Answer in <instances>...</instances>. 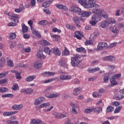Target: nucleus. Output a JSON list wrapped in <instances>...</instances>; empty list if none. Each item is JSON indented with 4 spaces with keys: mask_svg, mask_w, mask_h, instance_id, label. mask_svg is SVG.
<instances>
[{
    "mask_svg": "<svg viewBox=\"0 0 124 124\" xmlns=\"http://www.w3.org/2000/svg\"><path fill=\"white\" fill-rule=\"evenodd\" d=\"M93 97H100V96H101V94L98 92H95L93 93Z\"/></svg>",
    "mask_w": 124,
    "mask_h": 124,
    "instance_id": "42",
    "label": "nucleus"
},
{
    "mask_svg": "<svg viewBox=\"0 0 124 124\" xmlns=\"http://www.w3.org/2000/svg\"><path fill=\"white\" fill-rule=\"evenodd\" d=\"M18 113V111L16 110L14 111H5L3 113V116L4 117H10V116H12V115H15V114H17Z\"/></svg>",
    "mask_w": 124,
    "mask_h": 124,
    "instance_id": "8",
    "label": "nucleus"
},
{
    "mask_svg": "<svg viewBox=\"0 0 124 124\" xmlns=\"http://www.w3.org/2000/svg\"><path fill=\"white\" fill-rule=\"evenodd\" d=\"M21 26H22L23 32H24V33L28 32V31H29V29L28 28V27L26 26L25 24H22Z\"/></svg>",
    "mask_w": 124,
    "mask_h": 124,
    "instance_id": "35",
    "label": "nucleus"
},
{
    "mask_svg": "<svg viewBox=\"0 0 124 124\" xmlns=\"http://www.w3.org/2000/svg\"><path fill=\"white\" fill-rule=\"evenodd\" d=\"M92 108L93 112H95V113H97V114H99V113H101V112H102V108L101 107H98Z\"/></svg>",
    "mask_w": 124,
    "mask_h": 124,
    "instance_id": "27",
    "label": "nucleus"
},
{
    "mask_svg": "<svg viewBox=\"0 0 124 124\" xmlns=\"http://www.w3.org/2000/svg\"><path fill=\"white\" fill-rule=\"evenodd\" d=\"M9 38L10 39H11V40H12L13 39H15V38H16V34H15V33H11L10 34Z\"/></svg>",
    "mask_w": 124,
    "mask_h": 124,
    "instance_id": "45",
    "label": "nucleus"
},
{
    "mask_svg": "<svg viewBox=\"0 0 124 124\" xmlns=\"http://www.w3.org/2000/svg\"><path fill=\"white\" fill-rule=\"evenodd\" d=\"M60 78L61 80H70L71 79V76L62 75L60 76Z\"/></svg>",
    "mask_w": 124,
    "mask_h": 124,
    "instance_id": "23",
    "label": "nucleus"
},
{
    "mask_svg": "<svg viewBox=\"0 0 124 124\" xmlns=\"http://www.w3.org/2000/svg\"><path fill=\"white\" fill-rule=\"evenodd\" d=\"M93 40H90L89 41H86L85 42V45H91V44H93Z\"/></svg>",
    "mask_w": 124,
    "mask_h": 124,
    "instance_id": "60",
    "label": "nucleus"
},
{
    "mask_svg": "<svg viewBox=\"0 0 124 124\" xmlns=\"http://www.w3.org/2000/svg\"><path fill=\"white\" fill-rule=\"evenodd\" d=\"M5 62H6L5 58L2 57L0 58V66L1 67H3L5 65Z\"/></svg>",
    "mask_w": 124,
    "mask_h": 124,
    "instance_id": "24",
    "label": "nucleus"
},
{
    "mask_svg": "<svg viewBox=\"0 0 124 124\" xmlns=\"http://www.w3.org/2000/svg\"><path fill=\"white\" fill-rule=\"evenodd\" d=\"M101 10H102L100 9L94 8V9L92 10V13H94L95 14H100Z\"/></svg>",
    "mask_w": 124,
    "mask_h": 124,
    "instance_id": "38",
    "label": "nucleus"
},
{
    "mask_svg": "<svg viewBox=\"0 0 124 124\" xmlns=\"http://www.w3.org/2000/svg\"><path fill=\"white\" fill-rule=\"evenodd\" d=\"M7 74H8V72H7L5 73L0 74V78H4V77H5V76H6V75H7Z\"/></svg>",
    "mask_w": 124,
    "mask_h": 124,
    "instance_id": "59",
    "label": "nucleus"
},
{
    "mask_svg": "<svg viewBox=\"0 0 124 124\" xmlns=\"http://www.w3.org/2000/svg\"><path fill=\"white\" fill-rule=\"evenodd\" d=\"M23 107V106L22 104L20 105H14L13 107H12V110H21Z\"/></svg>",
    "mask_w": 124,
    "mask_h": 124,
    "instance_id": "13",
    "label": "nucleus"
},
{
    "mask_svg": "<svg viewBox=\"0 0 124 124\" xmlns=\"http://www.w3.org/2000/svg\"><path fill=\"white\" fill-rule=\"evenodd\" d=\"M114 111V107H112V106H108L107 108V113H111V112H113Z\"/></svg>",
    "mask_w": 124,
    "mask_h": 124,
    "instance_id": "40",
    "label": "nucleus"
},
{
    "mask_svg": "<svg viewBox=\"0 0 124 124\" xmlns=\"http://www.w3.org/2000/svg\"><path fill=\"white\" fill-rule=\"evenodd\" d=\"M75 13H82V10L81 8L78 7H75Z\"/></svg>",
    "mask_w": 124,
    "mask_h": 124,
    "instance_id": "43",
    "label": "nucleus"
},
{
    "mask_svg": "<svg viewBox=\"0 0 124 124\" xmlns=\"http://www.w3.org/2000/svg\"><path fill=\"white\" fill-rule=\"evenodd\" d=\"M71 106H72V108H75V109H77L79 107V106L77 104L72 102L71 103Z\"/></svg>",
    "mask_w": 124,
    "mask_h": 124,
    "instance_id": "49",
    "label": "nucleus"
},
{
    "mask_svg": "<svg viewBox=\"0 0 124 124\" xmlns=\"http://www.w3.org/2000/svg\"><path fill=\"white\" fill-rule=\"evenodd\" d=\"M28 24H29V25L30 26V28L33 34L37 36V37H41V35H40L39 32H38V31H37L36 29L32 27V24H33V21H32V20H29L28 22Z\"/></svg>",
    "mask_w": 124,
    "mask_h": 124,
    "instance_id": "2",
    "label": "nucleus"
},
{
    "mask_svg": "<svg viewBox=\"0 0 124 124\" xmlns=\"http://www.w3.org/2000/svg\"><path fill=\"white\" fill-rule=\"evenodd\" d=\"M53 32H59V33H61L62 32V31L58 29L57 28H54L52 30Z\"/></svg>",
    "mask_w": 124,
    "mask_h": 124,
    "instance_id": "55",
    "label": "nucleus"
},
{
    "mask_svg": "<svg viewBox=\"0 0 124 124\" xmlns=\"http://www.w3.org/2000/svg\"><path fill=\"white\" fill-rule=\"evenodd\" d=\"M78 2L86 9H89L90 5L88 4L87 0H78Z\"/></svg>",
    "mask_w": 124,
    "mask_h": 124,
    "instance_id": "4",
    "label": "nucleus"
},
{
    "mask_svg": "<svg viewBox=\"0 0 124 124\" xmlns=\"http://www.w3.org/2000/svg\"><path fill=\"white\" fill-rule=\"evenodd\" d=\"M39 25L41 26H46V25H49V22L46 20H42L38 22Z\"/></svg>",
    "mask_w": 124,
    "mask_h": 124,
    "instance_id": "37",
    "label": "nucleus"
},
{
    "mask_svg": "<svg viewBox=\"0 0 124 124\" xmlns=\"http://www.w3.org/2000/svg\"><path fill=\"white\" fill-rule=\"evenodd\" d=\"M81 63V56L78 54L71 58V64L74 67L78 66Z\"/></svg>",
    "mask_w": 124,
    "mask_h": 124,
    "instance_id": "1",
    "label": "nucleus"
},
{
    "mask_svg": "<svg viewBox=\"0 0 124 124\" xmlns=\"http://www.w3.org/2000/svg\"><path fill=\"white\" fill-rule=\"evenodd\" d=\"M120 31V29L119 28V26L117 25H115L112 29L111 32H113V33H114L115 34H117V33H119Z\"/></svg>",
    "mask_w": 124,
    "mask_h": 124,
    "instance_id": "16",
    "label": "nucleus"
},
{
    "mask_svg": "<svg viewBox=\"0 0 124 124\" xmlns=\"http://www.w3.org/2000/svg\"><path fill=\"white\" fill-rule=\"evenodd\" d=\"M7 82V79L6 78L0 80V85H3V84H5Z\"/></svg>",
    "mask_w": 124,
    "mask_h": 124,
    "instance_id": "56",
    "label": "nucleus"
},
{
    "mask_svg": "<svg viewBox=\"0 0 124 124\" xmlns=\"http://www.w3.org/2000/svg\"><path fill=\"white\" fill-rule=\"evenodd\" d=\"M81 16H82V17H89V16H90V15H91L92 14V12H84L82 13H81Z\"/></svg>",
    "mask_w": 124,
    "mask_h": 124,
    "instance_id": "32",
    "label": "nucleus"
},
{
    "mask_svg": "<svg viewBox=\"0 0 124 124\" xmlns=\"http://www.w3.org/2000/svg\"><path fill=\"white\" fill-rule=\"evenodd\" d=\"M36 78V76L35 75L30 76L26 78V81L27 82H31V81H33Z\"/></svg>",
    "mask_w": 124,
    "mask_h": 124,
    "instance_id": "26",
    "label": "nucleus"
},
{
    "mask_svg": "<svg viewBox=\"0 0 124 124\" xmlns=\"http://www.w3.org/2000/svg\"><path fill=\"white\" fill-rule=\"evenodd\" d=\"M42 123V121L38 119H33L32 120L30 123V124H41Z\"/></svg>",
    "mask_w": 124,
    "mask_h": 124,
    "instance_id": "31",
    "label": "nucleus"
},
{
    "mask_svg": "<svg viewBox=\"0 0 124 124\" xmlns=\"http://www.w3.org/2000/svg\"><path fill=\"white\" fill-rule=\"evenodd\" d=\"M73 20L75 22V24H80V18L78 16H74L73 18Z\"/></svg>",
    "mask_w": 124,
    "mask_h": 124,
    "instance_id": "39",
    "label": "nucleus"
},
{
    "mask_svg": "<svg viewBox=\"0 0 124 124\" xmlns=\"http://www.w3.org/2000/svg\"><path fill=\"white\" fill-rule=\"evenodd\" d=\"M108 21L109 23V25H110V24H116V20L114 18H109Z\"/></svg>",
    "mask_w": 124,
    "mask_h": 124,
    "instance_id": "50",
    "label": "nucleus"
},
{
    "mask_svg": "<svg viewBox=\"0 0 124 124\" xmlns=\"http://www.w3.org/2000/svg\"><path fill=\"white\" fill-rule=\"evenodd\" d=\"M88 4L89 5V8H98L99 5L96 4V0H88Z\"/></svg>",
    "mask_w": 124,
    "mask_h": 124,
    "instance_id": "3",
    "label": "nucleus"
},
{
    "mask_svg": "<svg viewBox=\"0 0 124 124\" xmlns=\"http://www.w3.org/2000/svg\"><path fill=\"white\" fill-rule=\"evenodd\" d=\"M43 64L41 62V61H36L34 62L33 66L34 68L39 69V68H41V67H42Z\"/></svg>",
    "mask_w": 124,
    "mask_h": 124,
    "instance_id": "10",
    "label": "nucleus"
},
{
    "mask_svg": "<svg viewBox=\"0 0 124 124\" xmlns=\"http://www.w3.org/2000/svg\"><path fill=\"white\" fill-rule=\"evenodd\" d=\"M59 65L60 66H66V62H65V59H62L59 61Z\"/></svg>",
    "mask_w": 124,
    "mask_h": 124,
    "instance_id": "30",
    "label": "nucleus"
},
{
    "mask_svg": "<svg viewBox=\"0 0 124 124\" xmlns=\"http://www.w3.org/2000/svg\"><path fill=\"white\" fill-rule=\"evenodd\" d=\"M7 62L8 65L10 66V67H14V63L13 62V61L11 60L10 58H7Z\"/></svg>",
    "mask_w": 124,
    "mask_h": 124,
    "instance_id": "22",
    "label": "nucleus"
},
{
    "mask_svg": "<svg viewBox=\"0 0 124 124\" xmlns=\"http://www.w3.org/2000/svg\"><path fill=\"white\" fill-rule=\"evenodd\" d=\"M14 96V95L13 94H5L2 95V97H13Z\"/></svg>",
    "mask_w": 124,
    "mask_h": 124,
    "instance_id": "52",
    "label": "nucleus"
},
{
    "mask_svg": "<svg viewBox=\"0 0 124 124\" xmlns=\"http://www.w3.org/2000/svg\"><path fill=\"white\" fill-rule=\"evenodd\" d=\"M77 52H83V53H85L86 52V49L84 47H79V48H77L76 49Z\"/></svg>",
    "mask_w": 124,
    "mask_h": 124,
    "instance_id": "44",
    "label": "nucleus"
},
{
    "mask_svg": "<svg viewBox=\"0 0 124 124\" xmlns=\"http://www.w3.org/2000/svg\"><path fill=\"white\" fill-rule=\"evenodd\" d=\"M110 77V76L109 75V74H106L103 78V82L104 83H108V81H109V78Z\"/></svg>",
    "mask_w": 124,
    "mask_h": 124,
    "instance_id": "34",
    "label": "nucleus"
},
{
    "mask_svg": "<svg viewBox=\"0 0 124 124\" xmlns=\"http://www.w3.org/2000/svg\"><path fill=\"white\" fill-rule=\"evenodd\" d=\"M19 89V87H18V84H15L13 86V90L14 91H16V90H18Z\"/></svg>",
    "mask_w": 124,
    "mask_h": 124,
    "instance_id": "61",
    "label": "nucleus"
},
{
    "mask_svg": "<svg viewBox=\"0 0 124 124\" xmlns=\"http://www.w3.org/2000/svg\"><path fill=\"white\" fill-rule=\"evenodd\" d=\"M17 25V23L15 22H10L8 24V26L9 27H15V26Z\"/></svg>",
    "mask_w": 124,
    "mask_h": 124,
    "instance_id": "57",
    "label": "nucleus"
},
{
    "mask_svg": "<svg viewBox=\"0 0 124 124\" xmlns=\"http://www.w3.org/2000/svg\"><path fill=\"white\" fill-rule=\"evenodd\" d=\"M105 47H107V43L105 42H100L98 44L97 46V50L98 51H100V50H103Z\"/></svg>",
    "mask_w": 124,
    "mask_h": 124,
    "instance_id": "6",
    "label": "nucleus"
},
{
    "mask_svg": "<svg viewBox=\"0 0 124 124\" xmlns=\"http://www.w3.org/2000/svg\"><path fill=\"white\" fill-rule=\"evenodd\" d=\"M44 100H45V98L44 97H38L35 99L34 104L35 105H39V104H41Z\"/></svg>",
    "mask_w": 124,
    "mask_h": 124,
    "instance_id": "7",
    "label": "nucleus"
},
{
    "mask_svg": "<svg viewBox=\"0 0 124 124\" xmlns=\"http://www.w3.org/2000/svg\"><path fill=\"white\" fill-rule=\"evenodd\" d=\"M53 2V0H48L46 1L43 3L42 4L43 7H48V6H50V4Z\"/></svg>",
    "mask_w": 124,
    "mask_h": 124,
    "instance_id": "21",
    "label": "nucleus"
},
{
    "mask_svg": "<svg viewBox=\"0 0 124 124\" xmlns=\"http://www.w3.org/2000/svg\"><path fill=\"white\" fill-rule=\"evenodd\" d=\"M44 51L45 52V53L47 54V55H50V54L51 53V49H50L49 47H45L44 48Z\"/></svg>",
    "mask_w": 124,
    "mask_h": 124,
    "instance_id": "47",
    "label": "nucleus"
},
{
    "mask_svg": "<svg viewBox=\"0 0 124 124\" xmlns=\"http://www.w3.org/2000/svg\"><path fill=\"white\" fill-rule=\"evenodd\" d=\"M54 116L56 119H62L67 117V113H65L64 114H62L58 112H55L54 113Z\"/></svg>",
    "mask_w": 124,
    "mask_h": 124,
    "instance_id": "9",
    "label": "nucleus"
},
{
    "mask_svg": "<svg viewBox=\"0 0 124 124\" xmlns=\"http://www.w3.org/2000/svg\"><path fill=\"white\" fill-rule=\"evenodd\" d=\"M109 25V22H108V20H105L101 23L100 27L103 29H105L106 28H107Z\"/></svg>",
    "mask_w": 124,
    "mask_h": 124,
    "instance_id": "18",
    "label": "nucleus"
},
{
    "mask_svg": "<svg viewBox=\"0 0 124 124\" xmlns=\"http://www.w3.org/2000/svg\"><path fill=\"white\" fill-rule=\"evenodd\" d=\"M75 37L79 39V40L82 39V36H83V33L81 31H77L75 33Z\"/></svg>",
    "mask_w": 124,
    "mask_h": 124,
    "instance_id": "14",
    "label": "nucleus"
},
{
    "mask_svg": "<svg viewBox=\"0 0 124 124\" xmlns=\"http://www.w3.org/2000/svg\"><path fill=\"white\" fill-rule=\"evenodd\" d=\"M36 57L37 59H40L41 60H43V59H45V55L43 54V52L42 51L39 50L36 55Z\"/></svg>",
    "mask_w": 124,
    "mask_h": 124,
    "instance_id": "15",
    "label": "nucleus"
},
{
    "mask_svg": "<svg viewBox=\"0 0 124 124\" xmlns=\"http://www.w3.org/2000/svg\"><path fill=\"white\" fill-rule=\"evenodd\" d=\"M43 43L45 46H48L50 45V43L45 40H43Z\"/></svg>",
    "mask_w": 124,
    "mask_h": 124,
    "instance_id": "58",
    "label": "nucleus"
},
{
    "mask_svg": "<svg viewBox=\"0 0 124 124\" xmlns=\"http://www.w3.org/2000/svg\"><path fill=\"white\" fill-rule=\"evenodd\" d=\"M8 91V89L5 87H1L0 88V93H6V92Z\"/></svg>",
    "mask_w": 124,
    "mask_h": 124,
    "instance_id": "46",
    "label": "nucleus"
},
{
    "mask_svg": "<svg viewBox=\"0 0 124 124\" xmlns=\"http://www.w3.org/2000/svg\"><path fill=\"white\" fill-rule=\"evenodd\" d=\"M56 74V73L52 72H44L42 73V75L43 76H46V77H50V76H53V75H55Z\"/></svg>",
    "mask_w": 124,
    "mask_h": 124,
    "instance_id": "17",
    "label": "nucleus"
},
{
    "mask_svg": "<svg viewBox=\"0 0 124 124\" xmlns=\"http://www.w3.org/2000/svg\"><path fill=\"white\" fill-rule=\"evenodd\" d=\"M122 108H123L122 106L117 107L114 110V113L117 114V113H119V112H120V111L121 110V109H122Z\"/></svg>",
    "mask_w": 124,
    "mask_h": 124,
    "instance_id": "48",
    "label": "nucleus"
},
{
    "mask_svg": "<svg viewBox=\"0 0 124 124\" xmlns=\"http://www.w3.org/2000/svg\"><path fill=\"white\" fill-rule=\"evenodd\" d=\"M56 6L57 8H59L60 9H62L63 10H67L66 6L63 5L58 4L56 5Z\"/></svg>",
    "mask_w": 124,
    "mask_h": 124,
    "instance_id": "36",
    "label": "nucleus"
},
{
    "mask_svg": "<svg viewBox=\"0 0 124 124\" xmlns=\"http://www.w3.org/2000/svg\"><path fill=\"white\" fill-rule=\"evenodd\" d=\"M44 11L47 15H50L51 14V11H50L49 9H44Z\"/></svg>",
    "mask_w": 124,
    "mask_h": 124,
    "instance_id": "54",
    "label": "nucleus"
},
{
    "mask_svg": "<svg viewBox=\"0 0 124 124\" xmlns=\"http://www.w3.org/2000/svg\"><path fill=\"white\" fill-rule=\"evenodd\" d=\"M98 35H99V34L97 32H93L90 35V39H92V40H94Z\"/></svg>",
    "mask_w": 124,
    "mask_h": 124,
    "instance_id": "29",
    "label": "nucleus"
},
{
    "mask_svg": "<svg viewBox=\"0 0 124 124\" xmlns=\"http://www.w3.org/2000/svg\"><path fill=\"white\" fill-rule=\"evenodd\" d=\"M19 18H20V16L17 15H12V17L11 18L14 23H18Z\"/></svg>",
    "mask_w": 124,
    "mask_h": 124,
    "instance_id": "12",
    "label": "nucleus"
},
{
    "mask_svg": "<svg viewBox=\"0 0 124 124\" xmlns=\"http://www.w3.org/2000/svg\"><path fill=\"white\" fill-rule=\"evenodd\" d=\"M21 93H25V94H31V93H33V89L31 88H23L20 90Z\"/></svg>",
    "mask_w": 124,
    "mask_h": 124,
    "instance_id": "5",
    "label": "nucleus"
},
{
    "mask_svg": "<svg viewBox=\"0 0 124 124\" xmlns=\"http://www.w3.org/2000/svg\"><path fill=\"white\" fill-rule=\"evenodd\" d=\"M92 112H93V108L92 109L86 108L84 110V113H85V114H90V113H92Z\"/></svg>",
    "mask_w": 124,
    "mask_h": 124,
    "instance_id": "51",
    "label": "nucleus"
},
{
    "mask_svg": "<svg viewBox=\"0 0 124 124\" xmlns=\"http://www.w3.org/2000/svg\"><path fill=\"white\" fill-rule=\"evenodd\" d=\"M50 98H54V97H58V94L57 93H50Z\"/></svg>",
    "mask_w": 124,
    "mask_h": 124,
    "instance_id": "64",
    "label": "nucleus"
},
{
    "mask_svg": "<svg viewBox=\"0 0 124 124\" xmlns=\"http://www.w3.org/2000/svg\"><path fill=\"white\" fill-rule=\"evenodd\" d=\"M52 39L54 41H57L58 39H59V36L57 35H54L52 36Z\"/></svg>",
    "mask_w": 124,
    "mask_h": 124,
    "instance_id": "62",
    "label": "nucleus"
},
{
    "mask_svg": "<svg viewBox=\"0 0 124 124\" xmlns=\"http://www.w3.org/2000/svg\"><path fill=\"white\" fill-rule=\"evenodd\" d=\"M51 52H52L53 54H55V55H56V56H60L61 54V51L58 48H52L51 49Z\"/></svg>",
    "mask_w": 124,
    "mask_h": 124,
    "instance_id": "19",
    "label": "nucleus"
},
{
    "mask_svg": "<svg viewBox=\"0 0 124 124\" xmlns=\"http://www.w3.org/2000/svg\"><path fill=\"white\" fill-rule=\"evenodd\" d=\"M117 43L116 42L113 43L110 45L109 46H108L107 48L108 49H110V48H113V47H115V46H117Z\"/></svg>",
    "mask_w": 124,
    "mask_h": 124,
    "instance_id": "53",
    "label": "nucleus"
},
{
    "mask_svg": "<svg viewBox=\"0 0 124 124\" xmlns=\"http://www.w3.org/2000/svg\"><path fill=\"white\" fill-rule=\"evenodd\" d=\"M72 113H73V114H74L75 115H77V114H78L77 110H76V108H72Z\"/></svg>",
    "mask_w": 124,
    "mask_h": 124,
    "instance_id": "63",
    "label": "nucleus"
},
{
    "mask_svg": "<svg viewBox=\"0 0 124 124\" xmlns=\"http://www.w3.org/2000/svg\"><path fill=\"white\" fill-rule=\"evenodd\" d=\"M51 106L50 103H44L40 105V108H49Z\"/></svg>",
    "mask_w": 124,
    "mask_h": 124,
    "instance_id": "25",
    "label": "nucleus"
},
{
    "mask_svg": "<svg viewBox=\"0 0 124 124\" xmlns=\"http://www.w3.org/2000/svg\"><path fill=\"white\" fill-rule=\"evenodd\" d=\"M124 97V96L123 94L115 95L114 96V99H116V100H120V99H123Z\"/></svg>",
    "mask_w": 124,
    "mask_h": 124,
    "instance_id": "41",
    "label": "nucleus"
},
{
    "mask_svg": "<svg viewBox=\"0 0 124 124\" xmlns=\"http://www.w3.org/2000/svg\"><path fill=\"white\" fill-rule=\"evenodd\" d=\"M92 21H95V22H99L101 20V16L100 15H95L93 16L92 17Z\"/></svg>",
    "mask_w": 124,
    "mask_h": 124,
    "instance_id": "11",
    "label": "nucleus"
},
{
    "mask_svg": "<svg viewBox=\"0 0 124 124\" xmlns=\"http://www.w3.org/2000/svg\"><path fill=\"white\" fill-rule=\"evenodd\" d=\"M100 69L99 68V67H97L96 68H94V69H90L89 68L88 69V72H89V73H93L94 72H96V71H98V70H99Z\"/></svg>",
    "mask_w": 124,
    "mask_h": 124,
    "instance_id": "33",
    "label": "nucleus"
},
{
    "mask_svg": "<svg viewBox=\"0 0 124 124\" xmlns=\"http://www.w3.org/2000/svg\"><path fill=\"white\" fill-rule=\"evenodd\" d=\"M110 82L112 85V86H116L118 84L117 82V81H116V79H115V78L114 77H110Z\"/></svg>",
    "mask_w": 124,
    "mask_h": 124,
    "instance_id": "28",
    "label": "nucleus"
},
{
    "mask_svg": "<svg viewBox=\"0 0 124 124\" xmlns=\"http://www.w3.org/2000/svg\"><path fill=\"white\" fill-rule=\"evenodd\" d=\"M82 92V88L81 87L76 88L74 90L73 94L74 95H78Z\"/></svg>",
    "mask_w": 124,
    "mask_h": 124,
    "instance_id": "20",
    "label": "nucleus"
}]
</instances>
